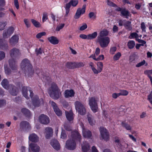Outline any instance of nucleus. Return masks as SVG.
Returning a JSON list of instances; mask_svg holds the SVG:
<instances>
[{"mask_svg": "<svg viewBox=\"0 0 152 152\" xmlns=\"http://www.w3.org/2000/svg\"><path fill=\"white\" fill-rule=\"evenodd\" d=\"M101 138L104 140L107 141L109 139V134L105 128L101 127L100 129Z\"/></svg>", "mask_w": 152, "mask_h": 152, "instance_id": "1a4fd4ad", "label": "nucleus"}, {"mask_svg": "<svg viewBox=\"0 0 152 152\" xmlns=\"http://www.w3.org/2000/svg\"><path fill=\"white\" fill-rule=\"evenodd\" d=\"M131 22L129 21H127L125 24H124L125 27L129 30H131L132 28L131 26Z\"/></svg>", "mask_w": 152, "mask_h": 152, "instance_id": "f704fd0d", "label": "nucleus"}, {"mask_svg": "<svg viewBox=\"0 0 152 152\" xmlns=\"http://www.w3.org/2000/svg\"><path fill=\"white\" fill-rule=\"evenodd\" d=\"M75 93L72 89L66 90L64 93V96L66 98L72 97L74 96Z\"/></svg>", "mask_w": 152, "mask_h": 152, "instance_id": "dca6fc26", "label": "nucleus"}, {"mask_svg": "<svg viewBox=\"0 0 152 152\" xmlns=\"http://www.w3.org/2000/svg\"><path fill=\"white\" fill-rule=\"evenodd\" d=\"M5 56L4 53L3 52H0V60H1L2 59L4 58Z\"/></svg>", "mask_w": 152, "mask_h": 152, "instance_id": "774afa93", "label": "nucleus"}, {"mask_svg": "<svg viewBox=\"0 0 152 152\" xmlns=\"http://www.w3.org/2000/svg\"><path fill=\"white\" fill-rule=\"evenodd\" d=\"M22 94L23 96L27 99L28 98V95L29 94L31 97H32L33 95V93L31 91V88L27 87H24L23 88Z\"/></svg>", "mask_w": 152, "mask_h": 152, "instance_id": "6e6552de", "label": "nucleus"}, {"mask_svg": "<svg viewBox=\"0 0 152 152\" xmlns=\"http://www.w3.org/2000/svg\"><path fill=\"white\" fill-rule=\"evenodd\" d=\"M75 109L78 113L82 115L85 114L86 110L83 105L79 101H76L75 103Z\"/></svg>", "mask_w": 152, "mask_h": 152, "instance_id": "39448f33", "label": "nucleus"}, {"mask_svg": "<svg viewBox=\"0 0 152 152\" xmlns=\"http://www.w3.org/2000/svg\"><path fill=\"white\" fill-rule=\"evenodd\" d=\"M70 2L72 6L73 7H75L78 3V0H71Z\"/></svg>", "mask_w": 152, "mask_h": 152, "instance_id": "58836bf2", "label": "nucleus"}, {"mask_svg": "<svg viewBox=\"0 0 152 152\" xmlns=\"http://www.w3.org/2000/svg\"><path fill=\"white\" fill-rule=\"evenodd\" d=\"M1 85L4 88L8 90L9 91L12 95L14 96L17 95V92L15 88L12 85H9L7 80L4 79L1 82Z\"/></svg>", "mask_w": 152, "mask_h": 152, "instance_id": "7ed1b4c3", "label": "nucleus"}, {"mask_svg": "<svg viewBox=\"0 0 152 152\" xmlns=\"http://www.w3.org/2000/svg\"><path fill=\"white\" fill-rule=\"evenodd\" d=\"M39 122L44 124H47L49 123L50 120L49 118L46 115L42 114L39 117Z\"/></svg>", "mask_w": 152, "mask_h": 152, "instance_id": "2eb2a0df", "label": "nucleus"}, {"mask_svg": "<svg viewBox=\"0 0 152 152\" xmlns=\"http://www.w3.org/2000/svg\"><path fill=\"white\" fill-rule=\"evenodd\" d=\"M97 33L94 32L92 34H90L88 35V39H91L95 38L97 36Z\"/></svg>", "mask_w": 152, "mask_h": 152, "instance_id": "cd10ccee", "label": "nucleus"}, {"mask_svg": "<svg viewBox=\"0 0 152 152\" xmlns=\"http://www.w3.org/2000/svg\"><path fill=\"white\" fill-rule=\"evenodd\" d=\"M21 126H25V127H28L30 126L29 123L26 121H23L21 122L20 124Z\"/></svg>", "mask_w": 152, "mask_h": 152, "instance_id": "ea45409f", "label": "nucleus"}, {"mask_svg": "<svg viewBox=\"0 0 152 152\" xmlns=\"http://www.w3.org/2000/svg\"><path fill=\"white\" fill-rule=\"evenodd\" d=\"M89 16L90 18L95 19L96 18V13L93 12H90L89 14Z\"/></svg>", "mask_w": 152, "mask_h": 152, "instance_id": "c9c22d12", "label": "nucleus"}, {"mask_svg": "<svg viewBox=\"0 0 152 152\" xmlns=\"http://www.w3.org/2000/svg\"><path fill=\"white\" fill-rule=\"evenodd\" d=\"M14 3L15 6L17 9H18L19 8V5L18 0H14Z\"/></svg>", "mask_w": 152, "mask_h": 152, "instance_id": "680f3d73", "label": "nucleus"}, {"mask_svg": "<svg viewBox=\"0 0 152 152\" xmlns=\"http://www.w3.org/2000/svg\"><path fill=\"white\" fill-rule=\"evenodd\" d=\"M43 102L42 99L39 100L37 97L33 100V104L34 107H37L43 104Z\"/></svg>", "mask_w": 152, "mask_h": 152, "instance_id": "f3484780", "label": "nucleus"}, {"mask_svg": "<svg viewBox=\"0 0 152 152\" xmlns=\"http://www.w3.org/2000/svg\"><path fill=\"white\" fill-rule=\"evenodd\" d=\"M84 63L83 62H78L76 64L75 66L77 68H79L84 66Z\"/></svg>", "mask_w": 152, "mask_h": 152, "instance_id": "09e8293b", "label": "nucleus"}, {"mask_svg": "<svg viewBox=\"0 0 152 152\" xmlns=\"http://www.w3.org/2000/svg\"><path fill=\"white\" fill-rule=\"evenodd\" d=\"M148 99L152 104V91L151 92V94L148 96Z\"/></svg>", "mask_w": 152, "mask_h": 152, "instance_id": "864d4df0", "label": "nucleus"}, {"mask_svg": "<svg viewBox=\"0 0 152 152\" xmlns=\"http://www.w3.org/2000/svg\"><path fill=\"white\" fill-rule=\"evenodd\" d=\"M121 56V54L120 52H118L115 54L113 57V60L114 61H117L119 59Z\"/></svg>", "mask_w": 152, "mask_h": 152, "instance_id": "2f4dec72", "label": "nucleus"}, {"mask_svg": "<svg viewBox=\"0 0 152 152\" xmlns=\"http://www.w3.org/2000/svg\"><path fill=\"white\" fill-rule=\"evenodd\" d=\"M5 4V1L4 0H0V10L2 9L1 7H3Z\"/></svg>", "mask_w": 152, "mask_h": 152, "instance_id": "6e6d98bb", "label": "nucleus"}, {"mask_svg": "<svg viewBox=\"0 0 152 152\" xmlns=\"http://www.w3.org/2000/svg\"><path fill=\"white\" fill-rule=\"evenodd\" d=\"M104 59V56L103 55H100L98 58H97V61H102Z\"/></svg>", "mask_w": 152, "mask_h": 152, "instance_id": "5fc2aeb1", "label": "nucleus"}, {"mask_svg": "<svg viewBox=\"0 0 152 152\" xmlns=\"http://www.w3.org/2000/svg\"><path fill=\"white\" fill-rule=\"evenodd\" d=\"M46 33L45 32H42L36 35V37L37 38H41L42 36L45 35Z\"/></svg>", "mask_w": 152, "mask_h": 152, "instance_id": "49530a36", "label": "nucleus"}, {"mask_svg": "<svg viewBox=\"0 0 152 152\" xmlns=\"http://www.w3.org/2000/svg\"><path fill=\"white\" fill-rule=\"evenodd\" d=\"M137 41L141 43L140 44L141 46H143L146 43V42L142 40L139 39H137Z\"/></svg>", "mask_w": 152, "mask_h": 152, "instance_id": "338daca9", "label": "nucleus"}, {"mask_svg": "<svg viewBox=\"0 0 152 152\" xmlns=\"http://www.w3.org/2000/svg\"><path fill=\"white\" fill-rule=\"evenodd\" d=\"M83 135L86 138H89L91 136V133L88 130H87L83 127H82Z\"/></svg>", "mask_w": 152, "mask_h": 152, "instance_id": "5701e85b", "label": "nucleus"}, {"mask_svg": "<svg viewBox=\"0 0 152 152\" xmlns=\"http://www.w3.org/2000/svg\"><path fill=\"white\" fill-rule=\"evenodd\" d=\"M129 137L132 140L133 142H137V140L136 138L134 137L131 134H129Z\"/></svg>", "mask_w": 152, "mask_h": 152, "instance_id": "69168bd1", "label": "nucleus"}, {"mask_svg": "<svg viewBox=\"0 0 152 152\" xmlns=\"http://www.w3.org/2000/svg\"><path fill=\"white\" fill-rule=\"evenodd\" d=\"M128 92L126 90H121L119 93L120 96H127L128 94Z\"/></svg>", "mask_w": 152, "mask_h": 152, "instance_id": "e433bc0d", "label": "nucleus"}, {"mask_svg": "<svg viewBox=\"0 0 152 152\" xmlns=\"http://www.w3.org/2000/svg\"><path fill=\"white\" fill-rule=\"evenodd\" d=\"M98 42L102 48L107 47L110 42V39L108 37L104 38H97Z\"/></svg>", "mask_w": 152, "mask_h": 152, "instance_id": "423d86ee", "label": "nucleus"}, {"mask_svg": "<svg viewBox=\"0 0 152 152\" xmlns=\"http://www.w3.org/2000/svg\"><path fill=\"white\" fill-rule=\"evenodd\" d=\"M73 133L74 135L73 136V137L74 139H76V138H77L79 139H80L81 136L77 132H74Z\"/></svg>", "mask_w": 152, "mask_h": 152, "instance_id": "4c0bfd02", "label": "nucleus"}, {"mask_svg": "<svg viewBox=\"0 0 152 152\" xmlns=\"http://www.w3.org/2000/svg\"><path fill=\"white\" fill-rule=\"evenodd\" d=\"M145 73L149 77V76H150V75H152V70L146 71L145 72Z\"/></svg>", "mask_w": 152, "mask_h": 152, "instance_id": "e2e57ef3", "label": "nucleus"}, {"mask_svg": "<svg viewBox=\"0 0 152 152\" xmlns=\"http://www.w3.org/2000/svg\"><path fill=\"white\" fill-rule=\"evenodd\" d=\"M50 144L53 148L56 150H58L60 148L59 143L56 140H52L50 142Z\"/></svg>", "mask_w": 152, "mask_h": 152, "instance_id": "412c9836", "label": "nucleus"}, {"mask_svg": "<svg viewBox=\"0 0 152 152\" xmlns=\"http://www.w3.org/2000/svg\"><path fill=\"white\" fill-rule=\"evenodd\" d=\"M48 92L50 97L55 99H58L61 95L60 89L55 84L51 85Z\"/></svg>", "mask_w": 152, "mask_h": 152, "instance_id": "f257e3e1", "label": "nucleus"}, {"mask_svg": "<svg viewBox=\"0 0 152 152\" xmlns=\"http://www.w3.org/2000/svg\"><path fill=\"white\" fill-rule=\"evenodd\" d=\"M29 148H30L33 152H39L40 148L37 145L33 143H31L29 145Z\"/></svg>", "mask_w": 152, "mask_h": 152, "instance_id": "aec40b11", "label": "nucleus"}, {"mask_svg": "<svg viewBox=\"0 0 152 152\" xmlns=\"http://www.w3.org/2000/svg\"><path fill=\"white\" fill-rule=\"evenodd\" d=\"M21 111L23 113L25 114H28L29 113V111L27 109L25 108L22 109Z\"/></svg>", "mask_w": 152, "mask_h": 152, "instance_id": "4d7b16f0", "label": "nucleus"}, {"mask_svg": "<svg viewBox=\"0 0 152 152\" xmlns=\"http://www.w3.org/2000/svg\"><path fill=\"white\" fill-rule=\"evenodd\" d=\"M66 117L67 119L69 121L72 120L73 118V113L72 111H69V112H66Z\"/></svg>", "mask_w": 152, "mask_h": 152, "instance_id": "a878e982", "label": "nucleus"}, {"mask_svg": "<svg viewBox=\"0 0 152 152\" xmlns=\"http://www.w3.org/2000/svg\"><path fill=\"white\" fill-rule=\"evenodd\" d=\"M19 53V50L17 49H13L10 51V55L11 56L12 55L16 56L18 55Z\"/></svg>", "mask_w": 152, "mask_h": 152, "instance_id": "72a5a7b5", "label": "nucleus"}, {"mask_svg": "<svg viewBox=\"0 0 152 152\" xmlns=\"http://www.w3.org/2000/svg\"><path fill=\"white\" fill-rule=\"evenodd\" d=\"M135 45V43L133 40L129 41L128 43V46L130 49L132 48Z\"/></svg>", "mask_w": 152, "mask_h": 152, "instance_id": "473e14b6", "label": "nucleus"}, {"mask_svg": "<svg viewBox=\"0 0 152 152\" xmlns=\"http://www.w3.org/2000/svg\"><path fill=\"white\" fill-rule=\"evenodd\" d=\"M66 137V135L65 134L64 131H62L61 133V138L64 139Z\"/></svg>", "mask_w": 152, "mask_h": 152, "instance_id": "052dcab7", "label": "nucleus"}, {"mask_svg": "<svg viewBox=\"0 0 152 152\" xmlns=\"http://www.w3.org/2000/svg\"><path fill=\"white\" fill-rule=\"evenodd\" d=\"M142 36V35H141L139 36L136 33H133L130 34V35L129 37V38L130 39L135 38L136 39L137 41V39H139L138 38L139 37L141 38Z\"/></svg>", "mask_w": 152, "mask_h": 152, "instance_id": "bb28decb", "label": "nucleus"}, {"mask_svg": "<svg viewBox=\"0 0 152 152\" xmlns=\"http://www.w3.org/2000/svg\"><path fill=\"white\" fill-rule=\"evenodd\" d=\"M109 34L108 31L106 29H104L101 31L99 34V36L97 38H104Z\"/></svg>", "mask_w": 152, "mask_h": 152, "instance_id": "4be33fe9", "label": "nucleus"}, {"mask_svg": "<svg viewBox=\"0 0 152 152\" xmlns=\"http://www.w3.org/2000/svg\"><path fill=\"white\" fill-rule=\"evenodd\" d=\"M96 69L95 68L94 74L97 75L102 72L103 68V64L102 62H97L96 64Z\"/></svg>", "mask_w": 152, "mask_h": 152, "instance_id": "f8f14e48", "label": "nucleus"}, {"mask_svg": "<svg viewBox=\"0 0 152 152\" xmlns=\"http://www.w3.org/2000/svg\"><path fill=\"white\" fill-rule=\"evenodd\" d=\"M31 21L33 25L36 27L38 28L41 26V25L40 23L36 20L32 19L31 20Z\"/></svg>", "mask_w": 152, "mask_h": 152, "instance_id": "7c9ffc66", "label": "nucleus"}, {"mask_svg": "<svg viewBox=\"0 0 152 152\" xmlns=\"http://www.w3.org/2000/svg\"><path fill=\"white\" fill-rule=\"evenodd\" d=\"M89 65L93 73L94 74V72H95V69L94 64L92 62H90L89 63Z\"/></svg>", "mask_w": 152, "mask_h": 152, "instance_id": "a19ab883", "label": "nucleus"}, {"mask_svg": "<svg viewBox=\"0 0 152 152\" xmlns=\"http://www.w3.org/2000/svg\"><path fill=\"white\" fill-rule=\"evenodd\" d=\"M48 40L51 44L53 45H56L59 42V40L57 38L53 36L49 37Z\"/></svg>", "mask_w": 152, "mask_h": 152, "instance_id": "6ab92c4d", "label": "nucleus"}, {"mask_svg": "<svg viewBox=\"0 0 152 152\" xmlns=\"http://www.w3.org/2000/svg\"><path fill=\"white\" fill-rule=\"evenodd\" d=\"M47 14L45 13H44L42 16V21L43 22L45 21L48 19Z\"/></svg>", "mask_w": 152, "mask_h": 152, "instance_id": "de8ad7c7", "label": "nucleus"}, {"mask_svg": "<svg viewBox=\"0 0 152 152\" xmlns=\"http://www.w3.org/2000/svg\"><path fill=\"white\" fill-rule=\"evenodd\" d=\"M88 35H86L85 34H81L80 35V37L83 39H88Z\"/></svg>", "mask_w": 152, "mask_h": 152, "instance_id": "0e129e2a", "label": "nucleus"}, {"mask_svg": "<svg viewBox=\"0 0 152 152\" xmlns=\"http://www.w3.org/2000/svg\"><path fill=\"white\" fill-rule=\"evenodd\" d=\"M24 22L26 27L28 28L30 27L31 26V24L29 23L28 20L27 19H25L24 20Z\"/></svg>", "mask_w": 152, "mask_h": 152, "instance_id": "a18cd8bd", "label": "nucleus"}, {"mask_svg": "<svg viewBox=\"0 0 152 152\" xmlns=\"http://www.w3.org/2000/svg\"><path fill=\"white\" fill-rule=\"evenodd\" d=\"M121 14L123 16H125L126 18H127L128 17L130 16V15L129 12L125 9H123L121 11Z\"/></svg>", "mask_w": 152, "mask_h": 152, "instance_id": "c756f323", "label": "nucleus"}, {"mask_svg": "<svg viewBox=\"0 0 152 152\" xmlns=\"http://www.w3.org/2000/svg\"><path fill=\"white\" fill-rule=\"evenodd\" d=\"M19 39V36L15 35L12 36L10 39V42L11 44L17 43Z\"/></svg>", "mask_w": 152, "mask_h": 152, "instance_id": "393cba45", "label": "nucleus"}, {"mask_svg": "<svg viewBox=\"0 0 152 152\" xmlns=\"http://www.w3.org/2000/svg\"><path fill=\"white\" fill-rule=\"evenodd\" d=\"M135 59V57L133 55L130 56L129 58V61L130 63L133 62Z\"/></svg>", "mask_w": 152, "mask_h": 152, "instance_id": "3c124183", "label": "nucleus"}, {"mask_svg": "<svg viewBox=\"0 0 152 152\" xmlns=\"http://www.w3.org/2000/svg\"><path fill=\"white\" fill-rule=\"evenodd\" d=\"M75 147L76 144L74 140H69L67 141L65 147L67 149L70 150H73Z\"/></svg>", "mask_w": 152, "mask_h": 152, "instance_id": "9b49d317", "label": "nucleus"}, {"mask_svg": "<svg viewBox=\"0 0 152 152\" xmlns=\"http://www.w3.org/2000/svg\"><path fill=\"white\" fill-rule=\"evenodd\" d=\"M86 7V5L84 4L83 5L82 8H79L77 9L75 16V19H78L80 17L81 15L85 13Z\"/></svg>", "mask_w": 152, "mask_h": 152, "instance_id": "9d476101", "label": "nucleus"}, {"mask_svg": "<svg viewBox=\"0 0 152 152\" xmlns=\"http://www.w3.org/2000/svg\"><path fill=\"white\" fill-rule=\"evenodd\" d=\"M14 30L12 27H10L4 31L3 33V37L4 38L9 37L12 33Z\"/></svg>", "mask_w": 152, "mask_h": 152, "instance_id": "4468645a", "label": "nucleus"}, {"mask_svg": "<svg viewBox=\"0 0 152 152\" xmlns=\"http://www.w3.org/2000/svg\"><path fill=\"white\" fill-rule=\"evenodd\" d=\"M53 133V130L52 128L50 127L46 128L45 130L46 138L47 139L50 138L52 136Z\"/></svg>", "mask_w": 152, "mask_h": 152, "instance_id": "a211bd4d", "label": "nucleus"}, {"mask_svg": "<svg viewBox=\"0 0 152 152\" xmlns=\"http://www.w3.org/2000/svg\"><path fill=\"white\" fill-rule=\"evenodd\" d=\"M112 97L114 99H116L120 96L119 93H114L112 95Z\"/></svg>", "mask_w": 152, "mask_h": 152, "instance_id": "bf43d9fd", "label": "nucleus"}, {"mask_svg": "<svg viewBox=\"0 0 152 152\" xmlns=\"http://www.w3.org/2000/svg\"><path fill=\"white\" fill-rule=\"evenodd\" d=\"M87 28V25L86 23H83L80 26L79 30L80 31H83L86 29Z\"/></svg>", "mask_w": 152, "mask_h": 152, "instance_id": "37998d69", "label": "nucleus"}, {"mask_svg": "<svg viewBox=\"0 0 152 152\" xmlns=\"http://www.w3.org/2000/svg\"><path fill=\"white\" fill-rule=\"evenodd\" d=\"M116 50V48L115 47H112L110 50V53L112 54H114Z\"/></svg>", "mask_w": 152, "mask_h": 152, "instance_id": "8fccbe9b", "label": "nucleus"}, {"mask_svg": "<svg viewBox=\"0 0 152 152\" xmlns=\"http://www.w3.org/2000/svg\"><path fill=\"white\" fill-rule=\"evenodd\" d=\"M82 149L83 152H89V144L86 142H84L82 145ZM92 152H98L96 147L93 146L92 148Z\"/></svg>", "mask_w": 152, "mask_h": 152, "instance_id": "0eeeda50", "label": "nucleus"}, {"mask_svg": "<svg viewBox=\"0 0 152 152\" xmlns=\"http://www.w3.org/2000/svg\"><path fill=\"white\" fill-rule=\"evenodd\" d=\"M121 125L122 126L128 130H131L132 127L129 124L123 122L122 123Z\"/></svg>", "mask_w": 152, "mask_h": 152, "instance_id": "c85d7f7f", "label": "nucleus"}, {"mask_svg": "<svg viewBox=\"0 0 152 152\" xmlns=\"http://www.w3.org/2000/svg\"><path fill=\"white\" fill-rule=\"evenodd\" d=\"M6 25V24L5 23L0 22V30L4 29Z\"/></svg>", "mask_w": 152, "mask_h": 152, "instance_id": "13d9d810", "label": "nucleus"}, {"mask_svg": "<svg viewBox=\"0 0 152 152\" xmlns=\"http://www.w3.org/2000/svg\"><path fill=\"white\" fill-rule=\"evenodd\" d=\"M98 101V99L94 97H91L88 98V104L90 106L91 109L94 113L97 111L98 106L97 102Z\"/></svg>", "mask_w": 152, "mask_h": 152, "instance_id": "20e7f679", "label": "nucleus"}, {"mask_svg": "<svg viewBox=\"0 0 152 152\" xmlns=\"http://www.w3.org/2000/svg\"><path fill=\"white\" fill-rule=\"evenodd\" d=\"M88 120L89 123L91 125H93L95 123V121L93 119V118L91 116H88Z\"/></svg>", "mask_w": 152, "mask_h": 152, "instance_id": "79ce46f5", "label": "nucleus"}, {"mask_svg": "<svg viewBox=\"0 0 152 152\" xmlns=\"http://www.w3.org/2000/svg\"><path fill=\"white\" fill-rule=\"evenodd\" d=\"M50 103L53 107L54 111L56 115L58 116H61L62 114V113L57 107L56 104L54 102L52 101H50Z\"/></svg>", "mask_w": 152, "mask_h": 152, "instance_id": "ddd939ff", "label": "nucleus"}, {"mask_svg": "<svg viewBox=\"0 0 152 152\" xmlns=\"http://www.w3.org/2000/svg\"><path fill=\"white\" fill-rule=\"evenodd\" d=\"M21 68L23 70L25 71L26 75L29 76L33 75V70L28 59H25L22 61L21 64Z\"/></svg>", "mask_w": 152, "mask_h": 152, "instance_id": "f03ea898", "label": "nucleus"}, {"mask_svg": "<svg viewBox=\"0 0 152 152\" xmlns=\"http://www.w3.org/2000/svg\"><path fill=\"white\" fill-rule=\"evenodd\" d=\"M64 24L62 23L57 26L56 30V31H59L62 29L64 26Z\"/></svg>", "mask_w": 152, "mask_h": 152, "instance_id": "c03bdc74", "label": "nucleus"}, {"mask_svg": "<svg viewBox=\"0 0 152 152\" xmlns=\"http://www.w3.org/2000/svg\"><path fill=\"white\" fill-rule=\"evenodd\" d=\"M29 139L30 141L33 142H37L39 140V137L35 134H30L29 136Z\"/></svg>", "mask_w": 152, "mask_h": 152, "instance_id": "b1692460", "label": "nucleus"}, {"mask_svg": "<svg viewBox=\"0 0 152 152\" xmlns=\"http://www.w3.org/2000/svg\"><path fill=\"white\" fill-rule=\"evenodd\" d=\"M145 63V60H143L142 61L136 65L137 67H140L143 65H144Z\"/></svg>", "mask_w": 152, "mask_h": 152, "instance_id": "603ef678", "label": "nucleus"}]
</instances>
